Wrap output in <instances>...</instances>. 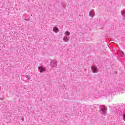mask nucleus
<instances>
[{"instance_id": "nucleus-1", "label": "nucleus", "mask_w": 125, "mask_h": 125, "mask_svg": "<svg viewBox=\"0 0 125 125\" xmlns=\"http://www.w3.org/2000/svg\"><path fill=\"white\" fill-rule=\"evenodd\" d=\"M113 91L115 92L117 91H125V87L124 85H119L117 87H114L113 88Z\"/></svg>"}, {"instance_id": "nucleus-2", "label": "nucleus", "mask_w": 125, "mask_h": 125, "mask_svg": "<svg viewBox=\"0 0 125 125\" xmlns=\"http://www.w3.org/2000/svg\"><path fill=\"white\" fill-rule=\"evenodd\" d=\"M99 112L100 114L104 115V116H105V115H107V107L104 105L100 106Z\"/></svg>"}, {"instance_id": "nucleus-3", "label": "nucleus", "mask_w": 125, "mask_h": 125, "mask_svg": "<svg viewBox=\"0 0 125 125\" xmlns=\"http://www.w3.org/2000/svg\"><path fill=\"white\" fill-rule=\"evenodd\" d=\"M39 73H43V72H46V67L40 66L38 67Z\"/></svg>"}, {"instance_id": "nucleus-4", "label": "nucleus", "mask_w": 125, "mask_h": 125, "mask_svg": "<svg viewBox=\"0 0 125 125\" xmlns=\"http://www.w3.org/2000/svg\"><path fill=\"white\" fill-rule=\"evenodd\" d=\"M91 69L94 73H98V68L95 65H93L91 66Z\"/></svg>"}, {"instance_id": "nucleus-5", "label": "nucleus", "mask_w": 125, "mask_h": 125, "mask_svg": "<svg viewBox=\"0 0 125 125\" xmlns=\"http://www.w3.org/2000/svg\"><path fill=\"white\" fill-rule=\"evenodd\" d=\"M95 14V13H94V11H93V10H92L91 11H90V12L89 13V15L91 17H93Z\"/></svg>"}, {"instance_id": "nucleus-6", "label": "nucleus", "mask_w": 125, "mask_h": 125, "mask_svg": "<svg viewBox=\"0 0 125 125\" xmlns=\"http://www.w3.org/2000/svg\"><path fill=\"white\" fill-rule=\"evenodd\" d=\"M118 56H120V55H121V56H124L125 53H124V52H123L122 50H119L118 52Z\"/></svg>"}, {"instance_id": "nucleus-7", "label": "nucleus", "mask_w": 125, "mask_h": 125, "mask_svg": "<svg viewBox=\"0 0 125 125\" xmlns=\"http://www.w3.org/2000/svg\"><path fill=\"white\" fill-rule=\"evenodd\" d=\"M121 13L123 16V20L125 21V11H121Z\"/></svg>"}, {"instance_id": "nucleus-8", "label": "nucleus", "mask_w": 125, "mask_h": 125, "mask_svg": "<svg viewBox=\"0 0 125 125\" xmlns=\"http://www.w3.org/2000/svg\"><path fill=\"white\" fill-rule=\"evenodd\" d=\"M53 30L54 33H58L59 32V29L56 27H54Z\"/></svg>"}, {"instance_id": "nucleus-9", "label": "nucleus", "mask_w": 125, "mask_h": 125, "mask_svg": "<svg viewBox=\"0 0 125 125\" xmlns=\"http://www.w3.org/2000/svg\"><path fill=\"white\" fill-rule=\"evenodd\" d=\"M63 41H64V42H69V39L67 36H64L63 38Z\"/></svg>"}, {"instance_id": "nucleus-10", "label": "nucleus", "mask_w": 125, "mask_h": 125, "mask_svg": "<svg viewBox=\"0 0 125 125\" xmlns=\"http://www.w3.org/2000/svg\"><path fill=\"white\" fill-rule=\"evenodd\" d=\"M70 32H69V31H66L65 32V36H70Z\"/></svg>"}, {"instance_id": "nucleus-11", "label": "nucleus", "mask_w": 125, "mask_h": 125, "mask_svg": "<svg viewBox=\"0 0 125 125\" xmlns=\"http://www.w3.org/2000/svg\"><path fill=\"white\" fill-rule=\"evenodd\" d=\"M50 63H57V61L56 60H53L51 61Z\"/></svg>"}, {"instance_id": "nucleus-12", "label": "nucleus", "mask_w": 125, "mask_h": 125, "mask_svg": "<svg viewBox=\"0 0 125 125\" xmlns=\"http://www.w3.org/2000/svg\"><path fill=\"white\" fill-rule=\"evenodd\" d=\"M53 65V67H56V66H57V64L56 63H52L51 66H52Z\"/></svg>"}, {"instance_id": "nucleus-13", "label": "nucleus", "mask_w": 125, "mask_h": 125, "mask_svg": "<svg viewBox=\"0 0 125 125\" xmlns=\"http://www.w3.org/2000/svg\"><path fill=\"white\" fill-rule=\"evenodd\" d=\"M26 78L27 79V80H31V76L30 75H26Z\"/></svg>"}, {"instance_id": "nucleus-14", "label": "nucleus", "mask_w": 125, "mask_h": 125, "mask_svg": "<svg viewBox=\"0 0 125 125\" xmlns=\"http://www.w3.org/2000/svg\"><path fill=\"white\" fill-rule=\"evenodd\" d=\"M123 118L124 121H125V113H123Z\"/></svg>"}, {"instance_id": "nucleus-15", "label": "nucleus", "mask_w": 125, "mask_h": 125, "mask_svg": "<svg viewBox=\"0 0 125 125\" xmlns=\"http://www.w3.org/2000/svg\"><path fill=\"white\" fill-rule=\"evenodd\" d=\"M94 97H95V98H98V97H99V96L97 95H94Z\"/></svg>"}, {"instance_id": "nucleus-16", "label": "nucleus", "mask_w": 125, "mask_h": 125, "mask_svg": "<svg viewBox=\"0 0 125 125\" xmlns=\"http://www.w3.org/2000/svg\"><path fill=\"white\" fill-rule=\"evenodd\" d=\"M110 92H113V91H109V92H108L107 93H106V95H109V94H110Z\"/></svg>"}, {"instance_id": "nucleus-17", "label": "nucleus", "mask_w": 125, "mask_h": 125, "mask_svg": "<svg viewBox=\"0 0 125 125\" xmlns=\"http://www.w3.org/2000/svg\"><path fill=\"white\" fill-rule=\"evenodd\" d=\"M25 20H30V19H25Z\"/></svg>"}]
</instances>
